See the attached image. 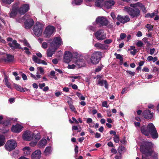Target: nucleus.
Masks as SVG:
<instances>
[{"instance_id":"obj_1","label":"nucleus","mask_w":159,"mask_h":159,"mask_svg":"<svg viewBox=\"0 0 159 159\" xmlns=\"http://www.w3.org/2000/svg\"><path fill=\"white\" fill-rule=\"evenodd\" d=\"M140 129L142 134L146 136L149 137L150 134L153 139H157L158 137V135L157 130L152 123H149L147 127L144 125H142Z\"/></svg>"},{"instance_id":"obj_2","label":"nucleus","mask_w":159,"mask_h":159,"mask_svg":"<svg viewBox=\"0 0 159 159\" xmlns=\"http://www.w3.org/2000/svg\"><path fill=\"white\" fill-rule=\"evenodd\" d=\"M152 144L151 142H146L140 147V150L142 153V159H149L152 152Z\"/></svg>"},{"instance_id":"obj_3","label":"nucleus","mask_w":159,"mask_h":159,"mask_svg":"<svg viewBox=\"0 0 159 159\" xmlns=\"http://www.w3.org/2000/svg\"><path fill=\"white\" fill-rule=\"evenodd\" d=\"M125 10L127 12L132 18H136L139 16L140 11L138 8H132L129 7H125Z\"/></svg>"},{"instance_id":"obj_4","label":"nucleus","mask_w":159,"mask_h":159,"mask_svg":"<svg viewBox=\"0 0 159 159\" xmlns=\"http://www.w3.org/2000/svg\"><path fill=\"white\" fill-rule=\"evenodd\" d=\"M43 25L39 22H36L33 28V32L34 35L39 37L43 32Z\"/></svg>"},{"instance_id":"obj_5","label":"nucleus","mask_w":159,"mask_h":159,"mask_svg":"<svg viewBox=\"0 0 159 159\" xmlns=\"http://www.w3.org/2000/svg\"><path fill=\"white\" fill-rule=\"evenodd\" d=\"M102 57V52H95L91 55L90 60L91 62L93 64H98Z\"/></svg>"},{"instance_id":"obj_6","label":"nucleus","mask_w":159,"mask_h":159,"mask_svg":"<svg viewBox=\"0 0 159 159\" xmlns=\"http://www.w3.org/2000/svg\"><path fill=\"white\" fill-rule=\"evenodd\" d=\"M17 146L16 141L11 139L7 141L5 145V148L6 150L10 152L14 149Z\"/></svg>"},{"instance_id":"obj_7","label":"nucleus","mask_w":159,"mask_h":159,"mask_svg":"<svg viewBox=\"0 0 159 159\" xmlns=\"http://www.w3.org/2000/svg\"><path fill=\"white\" fill-rule=\"evenodd\" d=\"M96 21L100 27L107 26L108 23V21L106 18L101 16L97 17Z\"/></svg>"},{"instance_id":"obj_8","label":"nucleus","mask_w":159,"mask_h":159,"mask_svg":"<svg viewBox=\"0 0 159 159\" xmlns=\"http://www.w3.org/2000/svg\"><path fill=\"white\" fill-rule=\"evenodd\" d=\"M62 43V40L61 38L60 37H55L51 43L50 46L52 48L57 49Z\"/></svg>"},{"instance_id":"obj_9","label":"nucleus","mask_w":159,"mask_h":159,"mask_svg":"<svg viewBox=\"0 0 159 159\" xmlns=\"http://www.w3.org/2000/svg\"><path fill=\"white\" fill-rule=\"evenodd\" d=\"M19 2L15 3L12 6V9L9 13L10 17L11 18H14L18 12V6Z\"/></svg>"},{"instance_id":"obj_10","label":"nucleus","mask_w":159,"mask_h":159,"mask_svg":"<svg viewBox=\"0 0 159 159\" xmlns=\"http://www.w3.org/2000/svg\"><path fill=\"white\" fill-rule=\"evenodd\" d=\"M55 28L52 26H48L46 27L44 32V36L48 38H49L54 32Z\"/></svg>"},{"instance_id":"obj_11","label":"nucleus","mask_w":159,"mask_h":159,"mask_svg":"<svg viewBox=\"0 0 159 159\" xmlns=\"http://www.w3.org/2000/svg\"><path fill=\"white\" fill-rule=\"evenodd\" d=\"M18 6V13L20 15H24L30 9V6L28 4H23L20 7Z\"/></svg>"},{"instance_id":"obj_12","label":"nucleus","mask_w":159,"mask_h":159,"mask_svg":"<svg viewBox=\"0 0 159 159\" xmlns=\"http://www.w3.org/2000/svg\"><path fill=\"white\" fill-rule=\"evenodd\" d=\"M72 53L69 51L66 52L64 57V61L66 63H68L72 61L73 62L75 57H73Z\"/></svg>"},{"instance_id":"obj_13","label":"nucleus","mask_w":159,"mask_h":159,"mask_svg":"<svg viewBox=\"0 0 159 159\" xmlns=\"http://www.w3.org/2000/svg\"><path fill=\"white\" fill-rule=\"evenodd\" d=\"M35 134L30 131H26L23 134L22 137L23 139L26 141H30L34 137Z\"/></svg>"},{"instance_id":"obj_14","label":"nucleus","mask_w":159,"mask_h":159,"mask_svg":"<svg viewBox=\"0 0 159 159\" xmlns=\"http://www.w3.org/2000/svg\"><path fill=\"white\" fill-rule=\"evenodd\" d=\"M94 35L97 39L98 40L104 39L106 37V34L104 33L102 30H100L94 33Z\"/></svg>"},{"instance_id":"obj_15","label":"nucleus","mask_w":159,"mask_h":159,"mask_svg":"<svg viewBox=\"0 0 159 159\" xmlns=\"http://www.w3.org/2000/svg\"><path fill=\"white\" fill-rule=\"evenodd\" d=\"M116 19L123 24L127 23L130 20V18L128 16L126 15L123 16L120 15H118Z\"/></svg>"},{"instance_id":"obj_16","label":"nucleus","mask_w":159,"mask_h":159,"mask_svg":"<svg viewBox=\"0 0 159 159\" xmlns=\"http://www.w3.org/2000/svg\"><path fill=\"white\" fill-rule=\"evenodd\" d=\"M73 62L78 68L83 66L85 65V62L83 59L80 58L77 59V58L75 57L74 60L73 61Z\"/></svg>"},{"instance_id":"obj_17","label":"nucleus","mask_w":159,"mask_h":159,"mask_svg":"<svg viewBox=\"0 0 159 159\" xmlns=\"http://www.w3.org/2000/svg\"><path fill=\"white\" fill-rule=\"evenodd\" d=\"M23 128V127L21 125L16 124L12 126L11 130L13 132L19 133L22 130Z\"/></svg>"},{"instance_id":"obj_18","label":"nucleus","mask_w":159,"mask_h":159,"mask_svg":"<svg viewBox=\"0 0 159 159\" xmlns=\"http://www.w3.org/2000/svg\"><path fill=\"white\" fill-rule=\"evenodd\" d=\"M40 138V136L39 134H35V135L34 136V137L32 139L31 141H32L30 143V146L34 147L35 146Z\"/></svg>"},{"instance_id":"obj_19","label":"nucleus","mask_w":159,"mask_h":159,"mask_svg":"<svg viewBox=\"0 0 159 159\" xmlns=\"http://www.w3.org/2000/svg\"><path fill=\"white\" fill-rule=\"evenodd\" d=\"M143 117L146 119H151L153 116V113L151 112L149 110H147L143 111Z\"/></svg>"},{"instance_id":"obj_20","label":"nucleus","mask_w":159,"mask_h":159,"mask_svg":"<svg viewBox=\"0 0 159 159\" xmlns=\"http://www.w3.org/2000/svg\"><path fill=\"white\" fill-rule=\"evenodd\" d=\"M41 152L39 150H36L34 152L31 156L32 159H40Z\"/></svg>"},{"instance_id":"obj_21","label":"nucleus","mask_w":159,"mask_h":159,"mask_svg":"<svg viewBox=\"0 0 159 159\" xmlns=\"http://www.w3.org/2000/svg\"><path fill=\"white\" fill-rule=\"evenodd\" d=\"M34 23V21L32 19L30 18L28 19L25 22V28L26 29H30L31 28Z\"/></svg>"},{"instance_id":"obj_22","label":"nucleus","mask_w":159,"mask_h":159,"mask_svg":"<svg viewBox=\"0 0 159 159\" xmlns=\"http://www.w3.org/2000/svg\"><path fill=\"white\" fill-rule=\"evenodd\" d=\"M8 45L12 49L19 48L20 47V44L17 43L16 40H13L12 43H9Z\"/></svg>"},{"instance_id":"obj_23","label":"nucleus","mask_w":159,"mask_h":159,"mask_svg":"<svg viewBox=\"0 0 159 159\" xmlns=\"http://www.w3.org/2000/svg\"><path fill=\"white\" fill-rule=\"evenodd\" d=\"M115 2L113 0H109L104 2V7L107 9H110L115 4Z\"/></svg>"},{"instance_id":"obj_24","label":"nucleus","mask_w":159,"mask_h":159,"mask_svg":"<svg viewBox=\"0 0 159 159\" xmlns=\"http://www.w3.org/2000/svg\"><path fill=\"white\" fill-rule=\"evenodd\" d=\"M1 59L5 62H11L13 61L14 56L11 55L7 54L6 58L2 57Z\"/></svg>"},{"instance_id":"obj_25","label":"nucleus","mask_w":159,"mask_h":159,"mask_svg":"<svg viewBox=\"0 0 159 159\" xmlns=\"http://www.w3.org/2000/svg\"><path fill=\"white\" fill-rule=\"evenodd\" d=\"M97 84L101 86H103L104 85L105 88L106 89L108 88V84L106 80H98Z\"/></svg>"},{"instance_id":"obj_26","label":"nucleus","mask_w":159,"mask_h":159,"mask_svg":"<svg viewBox=\"0 0 159 159\" xmlns=\"http://www.w3.org/2000/svg\"><path fill=\"white\" fill-rule=\"evenodd\" d=\"M94 47L102 49H106L107 48V47L105 44H102L99 43H98L95 44Z\"/></svg>"},{"instance_id":"obj_27","label":"nucleus","mask_w":159,"mask_h":159,"mask_svg":"<svg viewBox=\"0 0 159 159\" xmlns=\"http://www.w3.org/2000/svg\"><path fill=\"white\" fill-rule=\"evenodd\" d=\"M104 2V0H96L95 5L96 7H103Z\"/></svg>"},{"instance_id":"obj_28","label":"nucleus","mask_w":159,"mask_h":159,"mask_svg":"<svg viewBox=\"0 0 159 159\" xmlns=\"http://www.w3.org/2000/svg\"><path fill=\"white\" fill-rule=\"evenodd\" d=\"M47 142V139L44 138H43L39 142V146L40 148L43 147L45 146Z\"/></svg>"},{"instance_id":"obj_29","label":"nucleus","mask_w":159,"mask_h":159,"mask_svg":"<svg viewBox=\"0 0 159 159\" xmlns=\"http://www.w3.org/2000/svg\"><path fill=\"white\" fill-rule=\"evenodd\" d=\"M24 153L25 156L28 155L30 154L31 152V149L29 147H25L23 149Z\"/></svg>"},{"instance_id":"obj_30","label":"nucleus","mask_w":159,"mask_h":159,"mask_svg":"<svg viewBox=\"0 0 159 159\" xmlns=\"http://www.w3.org/2000/svg\"><path fill=\"white\" fill-rule=\"evenodd\" d=\"M56 49L54 48H52V49L49 48L48 50L47 53L48 57H52Z\"/></svg>"},{"instance_id":"obj_31","label":"nucleus","mask_w":159,"mask_h":159,"mask_svg":"<svg viewBox=\"0 0 159 159\" xmlns=\"http://www.w3.org/2000/svg\"><path fill=\"white\" fill-rule=\"evenodd\" d=\"M8 77L7 75H5L3 80V82L5 84L7 88H11V85L10 83L8 82Z\"/></svg>"},{"instance_id":"obj_32","label":"nucleus","mask_w":159,"mask_h":159,"mask_svg":"<svg viewBox=\"0 0 159 159\" xmlns=\"http://www.w3.org/2000/svg\"><path fill=\"white\" fill-rule=\"evenodd\" d=\"M52 150V148L51 147H46L44 151V154L45 155H49L51 154Z\"/></svg>"},{"instance_id":"obj_33","label":"nucleus","mask_w":159,"mask_h":159,"mask_svg":"<svg viewBox=\"0 0 159 159\" xmlns=\"http://www.w3.org/2000/svg\"><path fill=\"white\" fill-rule=\"evenodd\" d=\"M14 86L15 89L17 91H20L21 92H25L24 90V88L20 85L16 84H14Z\"/></svg>"},{"instance_id":"obj_34","label":"nucleus","mask_w":159,"mask_h":159,"mask_svg":"<svg viewBox=\"0 0 159 159\" xmlns=\"http://www.w3.org/2000/svg\"><path fill=\"white\" fill-rule=\"evenodd\" d=\"M19 49H21L22 50H24L25 53L28 56H29L31 54V52L29 51L31 49L29 48H28L26 47H24L23 48H22L20 47Z\"/></svg>"},{"instance_id":"obj_35","label":"nucleus","mask_w":159,"mask_h":159,"mask_svg":"<svg viewBox=\"0 0 159 159\" xmlns=\"http://www.w3.org/2000/svg\"><path fill=\"white\" fill-rule=\"evenodd\" d=\"M95 22H94L93 23V25H94L93 26L90 25L88 26L87 28V29L88 30L90 31L94 32L95 31L96 29V27L95 25H94V24Z\"/></svg>"},{"instance_id":"obj_36","label":"nucleus","mask_w":159,"mask_h":159,"mask_svg":"<svg viewBox=\"0 0 159 159\" xmlns=\"http://www.w3.org/2000/svg\"><path fill=\"white\" fill-rule=\"evenodd\" d=\"M82 0H74L72 2V4L73 5H80L82 2Z\"/></svg>"},{"instance_id":"obj_37","label":"nucleus","mask_w":159,"mask_h":159,"mask_svg":"<svg viewBox=\"0 0 159 159\" xmlns=\"http://www.w3.org/2000/svg\"><path fill=\"white\" fill-rule=\"evenodd\" d=\"M5 143V137L3 135H0V147L4 145Z\"/></svg>"},{"instance_id":"obj_38","label":"nucleus","mask_w":159,"mask_h":159,"mask_svg":"<svg viewBox=\"0 0 159 159\" xmlns=\"http://www.w3.org/2000/svg\"><path fill=\"white\" fill-rule=\"evenodd\" d=\"M11 119H7V120H5L4 122L2 123L3 125L7 126L9 125H11Z\"/></svg>"},{"instance_id":"obj_39","label":"nucleus","mask_w":159,"mask_h":159,"mask_svg":"<svg viewBox=\"0 0 159 159\" xmlns=\"http://www.w3.org/2000/svg\"><path fill=\"white\" fill-rule=\"evenodd\" d=\"M139 7H140L143 12L144 13H146V8L144 5L140 3Z\"/></svg>"},{"instance_id":"obj_40","label":"nucleus","mask_w":159,"mask_h":159,"mask_svg":"<svg viewBox=\"0 0 159 159\" xmlns=\"http://www.w3.org/2000/svg\"><path fill=\"white\" fill-rule=\"evenodd\" d=\"M32 59L35 62L39 63L40 59L38 58L35 55H34L32 56Z\"/></svg>"},{"instance_id":"obj_41","label":"nucleus","mask_w":159,"mask_h":159,"mask_svg":"<svg viewBox=\"0 0 159 159\" xmlns=\"http://www.w3.org/2000/svg\"><path fill=\"white\" fill-rule=\"evenodd\" d=\"M32 59L35 62L39 63L40 59L38 58L35 55H34L32 56Z\"/></svg>"},{"instance_id":"obj_42","label":"nucleus","mask_w":159,"mask_h":159,"mask_svg":"<svg viewBox=\"0 0 159 159\" xmlns=\"http://www.w3.org/2000/svg\"><path fill=\"white\" fill-rule=\"evenodd\" d=\"M118 150V152L121 154L125 151V148L123 146H120L119 147Z\"/></svg>"},{"instance_id":"obj_43","label":"nucleus","mask_w":159,"mask_h":159,"mask_svg":"<svg viewBox=\"0 0 159 159\" xmlns=\"http://www.w3.org/2000/svg\"><path fill=\"white\" fill-rule=\"evenodd\" d=\"M1 1L4 4H10L14 0H1Z\"/></svg>"},{"instance_id":"obj_44","label":"nucleus","mask_w":159,"mask_h":159,"mask_svg":"<svg viewBox=\"0 0 159 159\" xmlns=\"http://www.w3.org/2000/svg\"><path fill=\"white\" fill-rule=\"evenodd\" d=\"M113 140L116 143H118L120 141L119 136L118 135H116L113 137Z\"/></svg>"},{"instance_id":"obj_45","label":"nucleus","mask_w":159,"mask_h":159,"mask_svg":"<svg viewBox=\"0 0 159 159\" xmlns=\"http://www.w3.org/2000/svg\"><path fill=\"white\" fill-rule=\"evenodd\" d=\"M151 156L153 159H157L158 154L157 153L153 152L152 151Z\"/></svg>"},{"instance_id":"obj_46","label":"nucleus","mask_w":159,"mask_h":159,"mask_svg":"<svg viewBox=\"0 0 159 159\" xmlns=\"http://www.w3.org/2000/svg\"><path fill=\"white\" fill-rule=\"evenodd\" d=\"M24 44L25 46L27 47L30 49H32L31 47L27 40H25L23 41Z\"/></svg>"},{"instance_id":"obj_47","label":"nucleus","mask_w":159,"mask_h":159,"mask_svg":"<svg viewBox=\"0 0 159 159\" xmlns=\"http://www.w3.org/2000/svg\"><path fill=\"white\" fill-rule=\"evenodd\" d=\"M155 15V13L154 12L152 13H147L146 16L145 17L147 18L150 17L151 18H152Z\"/></svg>"},{"instance_id":"obj_48","label":"nucleus","mask_w":159,"mask_h":159,"mask_svg":"<svg viewBox=\"0 0 159 159\" xmlns=\"http://www.w3.org/2000/svg\"><path fill=\"white\" fill-rule=\"evenodd\" d=\"M114 55L116 56V59H118L119 60L123 58L122 55H121L120 54H117L116 53L114 54Z\"/></svg>"},{"instance_id":"obj_49","label":"nucleus","mask_w":159,"mask_h":159,"mask_svg":"<svg viewBox=\"0 0 159 159\" xmlns=\"http://www.w3.org/2000/svg\"><path fill=\"white\" fill-rule=\"evenodd\" d=\"M140 2H138L135 4H131L130 6L134 8H136V7H139Z\"/></svg>"},{"instance_id":"obj_50","label":"nucleus","mask_w":159,"mask_h":159,"mask_svg":"<svg viewBox=\"0 0 159 159\" xmlns=\"http://www.w3.org/2000/svg\"><path fill=\"white\" fill-rule=\"evenodd\" d=\"M69 107L70 109L72 111L74 112L75 113H77V111H76L74 105H72L69 106Z\"/></svg>"},{"instance_id":"obj_51","label":"nucleus","mask_w":159,"mask_h":159,"mask_svg":"<svg viewBox=\"0 0 159 159\" xmlns=\"http://www.w3.org/2000/svg\"><path fill=\"white\" fill-rule=\"evenodd\" d=\"M146 27L149 30H152L153 28V26L150 24H147L146 25Z\"/></svg>"},{"instance_id":"obj_52","label":"nucleus","mask_w":159,"mask_h":159,"mask_svg":"<svg viewBox=\"0 0 159 159\" xmlns=\"http://www.w3.org/2000/svg\"><path fill=\"white\" fill-rule=\"evenodd\" d=\"M143 40L144 42L146 44V45L147 46L149 47L150 45V43L148 41L147 38H144Z\"/></svg>"},{"instance_id":"obj_53","label":"nucleus","mask_w":159,"mask_h":159,"mask_svg":"<svg viewBox=\"0 0 159 159\" xmlns=\"http://www.w3.org/2000/svg\"><path fill=\"white\" fill-rule=\"evenodd\" d=\"M112 42V40L111 39H107L104 41V43L105 44H109Z\"/></svg>"},{"instance_id":"obj_54","label":"nucleus","mask_w":159,"mask_h":159,"mask_svg":"<svg viewBox=\"0 0 159 159\" xmlns=\"http://www.w3.org/2000/svg\"><path fill=\"white\" fill-rule=\"evenodd\" d=\"M67 100L68 101L67 102L68 103L69 106H70L72 104V99L71 98L69 97H67Z\"/></svg>"},{"instance_id":"obj_55","label":"nucleus","mask_w":159,"mask_h":159,"mask_svg":"<svg viewBox=\"0 0 159 159\" xmlns=\"http://www.w3.org/2000/svg\"><path fill=\"white\" fill-rule=\"evenodd\" d=\"M76 66L75 65L73 64L72 65H68V68L69 69H74L75 68Z\"/></svg>"},{"instance_id":"obj_56","label":"nucleus","mask_w":159,"mask_h":159,"mask_svg":"<svg viewBox=\"0 0 159 159\" xmlns=\"http://www.w3.org/2000/svg\"><path fill=\"white\" fill-rule=\"evenodd\" d=\"M143 44V43L140 40L138 41L136 43V45L138 47H141L142 46Z\"/></svg>"},{"instance_id":"obj_57","label":"nucleus","mask_w":159,"mask_h":159,"mask_svg":"<svg viewBox=\"0 0 159 159\" xmlns=\"http://www.w3.org/2000/svg\"><path fill=\"white\" fill-rule=\"evenodd\" d=\"M102 106L103 107H105L106 108L108 107L107 105V102L106 101H104L102 102Z\"/></svg>"},{"instance_id":"obj_58","label":"nucleus","mask_w":159,"mask_h":159,"mask_svg":"<svg viewBox=\"0 0 159 159\" xmlns=\"http://www.w3.org/2000/svg\"><path fill=\"white\" fill-rule=\"evenodd\" d=\"M42 47L44 48H46L48 47V44L46 42H43L42 44Z\"/></svg>"},{"instance_id":"obj_59","label":"nucleus","mask_w":159,"mask_h":159,"mask_svg":"<svg viewBox=\"0 0 159 159\" xmlns=\"http://www.w3.org/2000/svg\"><path fill=\"white\" fill-rule=\"evenodd\" d=\"M137 49H135L131 51L130 53L132 55L134 56L136 54V53L137 52Z\"/></svg>"},{"instance_id":"obj_60","label":"nucleus","mask_w":159,"mask_h":159,"mask_svg":"<svg viewBox=\"0 0 159 159\" xmlns=\"http://www.w3.org/2000/svg\"><path fill=\"white\" fill-rule=\"evenodd\" d=\"M155 49L154 48H151L150 50V52H149V54L151 55H153L155 51Z\"/></svg>"},{"instance_id":"obj_61","label":"nucleus","mask_w":159,"mask_h":159,"mask_svg":"<svg viewBox=\"0 0 159 159\" xmlns=\"http://www.w3.org/2000/svg\"><path fill=\"white\" fill-rule=\"evenodd\" d=\"M126 37V34L124 33H121L120 36V37L121 39H124Z\"/></svg>"},{"instance_id":"obj_62","label":"nucleus","mask_w":159,"mask_h":159,"mask_svg":"<svg viewBox=\"0 0 159 159\" xmlns=\"http://www.w3.org/2000/svg\"><path fill=\"white\" fill-rule=\"evenodd\" d=\"M127 88H123L122 91V92H121V93L122 94H123L126 93L127 92Z\"/></svg>"},{"instance_id":"obj_63","label":"nucleus","mask_w":159,"mask_h":159,"mask_svg":"<svg viewBox=\"0 0 159 159\" xmlns=\"http://www.w3.org/2000/svg\"><path fill=\"white\" fill-rule=\"evenodd\" d=\"M38 70H39L41 74H43V73L44 72V70L41 67H38Z\"/></svg>"},{"instance_id":"obj_64","label":"nucleus","mask_w":159,"mask_h":159,"mask_svg":"<svg viewBox=\"0 0 159 159\" xmlns=\"http://www.w3.org/2000/svg\"><path fill=\"white\" fill-rule=\"evenodd\" d=\"M21 76L23 80H27V76L24 73H22Z\"/></svg>"}]
</instances>
